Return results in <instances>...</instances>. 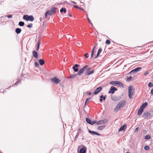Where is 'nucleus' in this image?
Listing matches in <instances>:
<instances>
[{
    "mask_svg": "<svg viewBox=\"0 0 153 153\" xmlns=\"http://www.w3.org/2000/svg\"><path fill=\"white\" fill-rule=\"evenodd\" d=\"M88 53H86L85 54L84 56H85L87 58H88Z\"/></svg>",
    "mask_w": 153,
    "mask_h": 153,
    "instance_id": "obj_45",
    "label": "nucleus"
},
{
    "mask_svg": "<svg viewBox=\"0 0 153 153\" xmlns=\"http://www.w3.org/2000/svg\"><path fill=\"white\" fill-rule=\"evenodd\" d=\"M91 68H87V71H88L89 70H90Z\"/></svg>",
    "mask_w": 153,
    "mask_h": 153,
    "instance_id": "obj_57",
    "label": "nucleus"
},
{
    "mask_svg": "<svg viewBox=\"0 0 153 153\" xmlns=\"http://www.w3.org/2000/svg\"><path fill=\"white\" fill-rule=\"evenodd\" d=\"M89 100V98H87L86 100V101H85V105L86 104V103Z\"/></svg>",
    "mask_w": 153,
    "mask_h": 153,
    "instance_id": "obj_49",
    "label": "nucleus"
},
{
    "mask_svg": "<svg viewBox=\"0 0 153 153\" xmlns=\"http://www.w3.org/2000/svg\"><path fill=\"white\" fill-rule=\"evenodd\" d=\"M35 65H36V66H39V64L37 62H35Z\"/></svg>",
    "mask_w": 153,
    "mask_h": 153,
    "instance_id": "obj_48",
    "label": "nucleus"
},
{
    "mask_svg": "<svg viewBox=\"0 0 153 153\" xmlns=\"http://www.w3.org/2000/svg\"><path fill=\"white\" fill-rule=\"evenodd\" d=\"M138 129L139 127H137L135 129L134 132H137L138 131Z\"/></svg>",
    "mask_w": 153,
    "mask_h": 153,
    "instance_id": "obj_46",
    "label": "nucleus"
},
{
    "mask_svg": "<svg viewBox=\"0 0 153 153\" xmlns=\"http://www.w3.org/2000/svg\"><path fill=\"white\" fill-rule=\"evenodd\" d=\"M73 6L75 8H80V7H78V6H76V5H73Z\"/></svg>",
    "mask_w": 153,
    "mask_h": 153,
    "instance_id": "obj_51",
    "label": "nucleus"
},
{
    "mask_svg": "<svg viewBox=\"0 0 153 153\" xmlns=\"http://www.w3.org/2000/svg\"><path fill=\"white\" fill-rule=\"evenodd\" d=\"M88 131L91 134H95L98 136L100 135V134L99 133H98L96 132L91 131L90 130H89Z\"/></svg>",
    "mask_w": 153,
    "mask_h": 153,
    "instance_id": "obj_16",
    "label": "nucleus"
},
{
    "mask_svg": "<svg viewBox=\"0 0 153 153\" xmlns=\"http://www.w3.org/2000/svg\"><path fill=\"white\" fill-rule=\"evenodd\" d=\"M86 148L85 146H83V147L81 148L79 150V153H85L86 151Z\"/></svg>",
    "mask_w": 153,
    "mask_h": 153,
    "instance_id": "obj_13",
    "label": "nucleus"
},
{
    "mask_svg": "<svg viewBox=\"0 0 153 153\" xmlns=\"http://www.w3.org/2000/svg\"><path fill=\"white\" fill-rule=\"evenodd\" d=\"M76 75V74H73L72 75H71L69 78H74Z\"/></svg>",
    "mask_w": 153,
    "mask_h": 153,
    "instance_id": "obj_34",
    "label": "nucleus"
},
{
    "mask_svg": "<svg viewBox=\"0 0 153 153\" xmlns=\"http://www.w3.org/2000/svg\"><path fill=\"white\" fill-rule=\"evenodd\" d=\"M7 17L8 18H11L12 17V15H8L7 16Z\"/></svg>",
    "mask_w": 153,
    "mask_h": 153,
    "instance_id": "obj_47",
    "label": "nucleus"
},
{
    "mask_svg": "<svg viewBox=\"0 0 153 153\" xmlns=\"http://www.w3.org/2000/svg\"><path fill=\"white\" fill-rule=\"evenodd\" d=\"M149 147L148 146H146L144 147V149L146 150H148L149 149Z\"/></svg>",
    "mask_w": 153,
    "mask_h": 153,
    "instance_id": "obj_37",
    "label": "nucleus"
},
{
    "mask_svg": "<svg viewBox=\"0 0 153 153\" xmlns=\"http://www.w3.org/2000/svg\"><path fill=\"white\" fill-rule=\"evenodd\" d=\"M104 123V120H100L98 122H97L96 121V123H96V124L97 125H100L102 124H103Z\"/></svg>",
    "mask_w": 153,
    "mask_h": 153,
    "instance_id": "obj_22",
    "label": "nucleus"
},
{
    "mask_svg": "<svg viewBox=\"0 0 153 153\" xmlns=\"http://www.w3.org/2000/svg\"><path fill=\"white\" fill-rule=\"evenodd\" d=\"M87 66L88 65H85L82 68L80 69V70L78 72L77 74L79 76L81 74L84 72V70L86 68Z\"/></svg>",
    "mask_w": 153,
    "mask_h": 153,
    "instance_id": "obj_9",
    "label": "nucleus"
},
{
    "mask_svg": "<svg viewBox=\"0 0 153 153\" xmlns=\"http://www.w3.org/2000/svg\"><path fill=\"white\" fill-rule=\"evenodd\" d=\"M23 19L25 20L26 21H33L34 20V18L32 15L28 16L27 15H24L23 16Z\"/></svg>",
    "mask_w": 153,
    "mask_h": 153,
    "instance_id": "obj_3",
    "label": "nucleus"
},
{
    "mask_svg": "<svg viewBox=\"0 0 153 153\" xmlns=\"http://www.w3.org/2000/svg\"><path fill=\"white\" fill-rule=\"evenodd\" d=\"M71 2L72 3H73L74 4H76V2H74L73 1H71Z\"/></svg>",
    "mask_w": 153,
    "mask_h": 153,
    "instance_id": "obj_55",
    "label": "nucleus"
},
{
    "mask_svg": "<svg viewBox=\"0 0 153 153\" xmlns=\"http://www.w3.org/2000/svg\"><path fill=\"white\" fill-rule=\"evenodd\" d=\"M40 22H41L42 20V17L40 18Z\"/></svg>",
    "mask_w": 153,
    "mask_h": 153,
    "instance_id": "obj_58",
    "label": "nucleus"
},
{
    "mask_svg": "<svg viewBox=\"0 0 153 153\" xmlns=\"http://www.w3.org/2000/svg\"><path fill=\"white\" fill-rule=\"evenodd\" d=\"M127 127V125L126 124H124L118 130L119 132L122 131H124Z\"/></svg>",
    "mask_w": 153,
    "mask_h": 153,
    "instance_id": "obj_11",
    "label": "nucleus"
},
{
    "mask_svg": "<svg viewBox=\"0 0 153 153\" xmlns=\"http://www.w3.org/2000/svg\"><path fill=\"white\" fill-rule=\"evenodd\" d=\"M143 109L140 108L137 112V114L139 115H141L143 112Z\"/></svg>",
    "mask_w": 153,
    "mask_h": 153,
    "instance_id": "obj_20",
    "label": "nucleus"
},
{
    "mask_svg": "<svg viewBox=\"0 0 153 153\" xmlns=\"http://www.w3.org/2000/svg\"><path fill=\"white\" fill-rule=\"evenodd\" d=\"M149 71H146L144 73L143 75L145 76H146L149 74Z\"/></svg>",
    "mask_w": 153,
    "mask_h": 153,
    "instance_id": "obj_42",
    "label": "nucleus"
},
{
    "mask_svg": "<svg viewBox=\"0 0 153 153\" xmlns=\"http://www.w3.org/2000/svg\"><path fill=\"white\" fill-rule=\"evenodd\" d=\"M94 72V70H93L91 71L90 72H88V73H87V75H91V74H93Z\"/></svg>",
    "mask_w": 153,
    "mask_h": 153,
    "instance_id": "obj_35",
    "label": "nucleus"
},
{
    "mask_svg": "<svg viewBox=\"0 0 153 153\" xmlns=\"http://www.w3.org/2000/svg\"><path fill=\"white\" fill-rule=\"evenodd\" d=\"M19 82V81H17L16 83H15V85H16L18 84V83Z\"/></svg>",
    "mask_w": 153,
    "mask_h": 153,
    "instance_id": "obj_54",
    "label": "nucleus"
},
{
    "mask_svg": "<svg viewBox=\"0 0 153 153\" xmlns=\"http://www.w3.org/2000/svg\"><path fill=\"white\" fill-rule=\"evenodd\" d=\"M130 90H129V92H128V96L130 99H132L133 98L132 97V95H133V93H132V94H131L130 91Z\"/></svg>",
    "mask_w": 153,
    "mask_h": 153,
    "instance_id": "obj_30",
    "label": "nucleus"
},
{
    "mask_svg": "<svg viewBox=\"0 0 153 153\" xmlns=\"http://www.w3.org/2000/svg\"><path fill=\"white\" fill-rule=\"evenodd\" d=\"M111 42L110 40L108 39L105 42V43L107 44H110Z\"/></svg>",
    "mask_w": 153,
    "mask_h": 153,
    "instance_id": "obj_39",
    "label": "nucleus"
},
{
    "mask_svg": "<svg viewBox=\"0 0 153 153\" xmlns=\"http://www.w3.org/2000/svg\"><path fill=\"white\" fill-rule=\"evenodd\" d=\"M78 134H76V136L75 137V139H76L78 137Z\"/></svg>",
    "mask_w": 153,
    "mask_h": 153,
    "instance_id": "obj_53",
    "label": "nucleus"
},
{
    "mask_svg": "<svg viewBox=\"0 0 153 153\" xmlns=\"http://www.w3.org/2000/svg\"><path fill=\"white\" fill-rule=\"evenodd\" d=\"M3 91L4 92V91H3V89H1V90H0V92H3Z\"/></svg>",
    "mask_w": 153,
    "mask_h": 153,
    "instance_id": "obj_59",
    "label": "nucleus"
},
{
    "mask_svg": "<svg viewBox=\"0 0 153 153\" xmlns=\"http://www.w3.org/2000/svg\"><path fill=\"white\" fill-rule=\"evenodd\" d=\"M126 153H129V152H127Z\"/></svg>",
    "mask_w": 153,
    "mask_h": 153,
    "instance_id": "obj_63",
    "label": "nucleus"
},
{
    "mask_svg": "<svg viewBox=\"0 0 153 153\" xmlns=\"http://www.w3.org/2000/svg\"><path fill=\"white\" fill-rule=\"evenodd\" d=\"M117 86L120 87V88H123L124 86L123 84L121 82L118 81H117Z\"/></svg>",
    "mask_w": 153,
    "mask_h": 153,
    "instance_id": "obj_15",
    "label": "nucleus"
},
{
    "mask_svg": "<svg viewBox=\"0 0 153 153\" xmlns=\"http://www.w3.org/2000/svg\"><path fill=\"white\" fill-rule=\"evenodd\" d=\"M150 138L151 136L149 135H145L144 137V139H149Z\"/></svg>",
    "mask_w": 153,
    "mask_h": 153,
    "instance_id": "obj_32",
    "label": "nucleus"
},
{
    "mask_svg": "<svg viewBox=\"0 0 153 153\" xmlns=\"http://www.w3.org/2000/svg\"><path fill=\"white\" fill-rule=\"evenodd\" d=\"M105 128V125L100 126L98 127L97 128L99 130H102L104 129Z\"/></svg>",
    "mask_w": 153,
    "mask_h": 153,
    "instance_id": "obj_26",
    "label": "nucleus"
},
{
    "mask_svg": "<svg viewBox=\"0 0 153 153\" xmlns=\"http://www.w3.org/2000/svg\"><path fill=\"white\" fill-rule=\"evenodd\" d=\"M79 9H80L82 10L83 11H84V10L82 8H79Z\"/></svg>",
    "mask_w": 153,
    "mask_h": 153,
    "instance_id": "obj_60",
    "label": "nucleus"
},
{
    "mask_svg": "<svg viewBox=\"0 0 153 153\" xmlns=\"http://www.w3.org/2000/svg\"><path fill=\"white\" fill-rule=\"evenodd\" d=\"M102 89V88L100 86L98 87L94 91V94L97 95L98 93L101 91Z\"/></svg>",
    "mask_w": 153,
    "mask_h": 153,
    "instance_id": "obj_8",
    "label": "nucleus"
},
{
    "mask_svg": "<svg viewBox=\"0 0 153 153\" xmlns=\"http://www.w3.org/2000/svg\"><path fill=\"white\" fill-rule=\"evenodd\" d=\"M148 103L147 102H145V103H144L141 106L140 108L143 109H144L145 108L146 106L147 105Z\"/></svg>",
    "mask_w": 153,
    "mask_h": 153,
    "instance_id": "obj_21",
    "label": "nucleus"
},
{
    "mask_svg": "<svg viewBox=\"0 0 153 153\" xmlns=\"http://www.w3.org/2000/svg\"><path fill=\"white\" fill-rule=\"evenodd\" d=\"M51 80L52 82H53L56 84H57L61 81L60 80L56 77L52 78Z\"/></svg>",
    "mask_w": 153,
    "mask_h": 153,
    "instance_id": "obj_5",
    "label": "nucleus"
},
{
    "mask_svg": "<svg viewBox=\"0 0 153 153\" xmlns=\"http://www.w3.org/2000/svg\"><path fill=\"white\" fill-rule=\"evenodd\" d=\"M111 98L113 101H117L121 98V97L120 96H112L111 97Z\"/></svg>",
    "mask_w": 153,
    "mask_h": 153,
    "instance_id": "obj_6",
    "label": "nucleus"
},
{
    "mask_svg": "<svg viewBox=\"0 0 153 153\" xmlns=\"http://www.w3.org/2000/svg\"><path fill=\"white\" fill-rule=\"evenodd\" d=\"M39 62L40 65H43L45 63V61L42 59H40L39 60Z\"/></svg>",
    "mask_w": 153,
    "mask_h": 153,
    "instance_id": "obj_23",
    "label": "nucleus"
},
{
    "mask_svg": "<svg viewBox=\"0 0 153 153\" xmlns=\"http://www.w3.org/2000/svg\"><path fill=\"white\" fill-rule=\"evenodd\" d=\"M141 68L140 67H138L135 69L131 71L129 73L130 74H135L137 72L139 71L141 69Z\"/></svg>",
    "mask_w": 153,
    "mask_h": 153,
    "instance_id": "obj_4",
    "label": "nucleus"
},
{
    "mask_svg": "<svg viewBox=\"0 0 153 153\" xmlns=\"http://www.w3.org/2000/svg\"><path fill=\"white\" fill-rule=\"evenodd\" d=\"M151 94L152 95H153V88H152L151 91Z\"/></svg>",
    "mask_w": 153,
    "mask_h": 153,
    "instance_id": "obj_50",
    "label": "nucleus"
},
{
    "mask_svg": "<svg viewBox=\"0 0 153 153\" xmlns=\"http://www.w3.org/2000/svg\"><path fill=\"white\" fill-rule=\"evenodd\" d=\"M117 90V89L115 87L111 86L110 88L109 91L108 93L109 94L111 93L113 94L114 93V91Z\"/></svg>",
    "mask_w": 153,
    "mask_h": 153,
    "instance_id": "obj_7",
    "label": "nucleus"
},
{
    "mask_svg": "<svg viewBox=\"0 0 153 153\" xmlns=\"http://www.w3.org/2000/svg\"><path fill=\"white\" fill-rule=\"evenodd\" d=\"M82 131V130L80 128H79L78 129V132L76 134H78L79 136V133H80Z\"/></svg>",
    "mask_w": 153,
    "mask_h": 153,
    "instance_id": "obj_38",
    "label": "nucleus"
},
{
    "mask_svg": "<svg viewBox=\"0 0 153 153\" xmlns=\"http://www.w3.org/2000/svg\"><path fill=\"white\" fill-rule=\"evenodd\" d=\"M32 54L33 56L36 58H38V57L37 53L35 51H34L32 52Z\"/></svg>",
    "mask_w": 153,
    "mask_h": 153,
    "instance_id": "obj_18",
    "label": "nucleus"
},
{
    "mask_svg": "<svg viewBox=\"0 0 153 153\" xmlns=\"http://www.w3.org/2000/svg\"><path fill=\"white\" fill-rule=\"evenodd\" d=\"M86 122L90 124L91 125H93L94 124H95L96 123V120H94L93 121H91V120L88 118H86Z\"/></svg>",
    "mask_w": 153,
    "mask_h": 153,
    "instance_id": "obj_10",
    "label": "nucleus"
},
{
    "mask_svg": "<svg viewBox=\"0 0 153 153\" xmlns=\"http://www.w3.org/2000/svg\"><path fill=\"white\" fill-rule=\"evenodd\" d=\"M81 44L80 43H78V45H81Z\"/></svg>",
    "mask_w": 153,
    "mask_h": 153,
    "instance_id": "obj_61",
    "label": "nucleus"
},
{
    "mask_svg": "<svg viewBox=\"0 0 153 153\" xmlns=\"http://www.w3.org/2000/svg\"><path fill=\"white\" fill-rule=\"evenodd\" d=\"M117 81H111L109 82L110 84L113 85L115 86H117Z\"/></svg>",
    "mask_w": 153,
    "mask_h": 153,
    "instance_id": "obj_17",
    "label": "nucleus"
},
{
    "mask_svg": "<svg viewBox=\"0 0 153 153\" xmlns=\"http://www.w3.org/2000/svg\"><path fill=\"white\" fill-rule=\"evenodd\" d=\"M81 3H82V4H84V3H83V2H81Z\"/></svg>",
    "mask_w": 153,
    "mask_h": 153,
    "instance_id": "obj_62",
    "label": "nucleus"
},
{
    "mask_svg": "<svg viewBox=\"0 0 153 153\" xmlns=\"http://www.w3.org/2000/svg\"><path fill=\"white\" fill-rule=\"evenodd\" d=\"M21 29L19 28H16L15 30L16 33L18 34H19L21 33Z\"/></svg>",
    "mask_w": 153,
    "mask_h": 153,
    "instance_id": "obj_25",
    "label": "nucleus"
},
{
    "mask_svg": "<svg viewBox=\"0 0 153 153\" xmlns=\"http://www.w3.org/2000/svg\"><path fill=\"white\" fill-rule=\"evenodd\" d=\"M87 94H88L89 95H90L91 94V93L90 92H88L87 93Z\"/></svg>",
    "mask_w": 153,
    "mask_h": 153,
    "instance_id": "obj_52",
    "label": "nucleus"
},
{
    "mask_svg": "<svg viewBox=\"0 0 153 153\" xmlns=\"http://www.w3.org/2000/svg\"><path fill=\"white\" fill-rule=\"evenodd\" d=\"M148 86L149 87H152L153 86V85L152 83L150 82L148 84Z\"/></svg>",
    "mask_w": 153,
    "mask_h": 153,
    "instance_id": "obj_41",
    "label": "nucleus"
},
{
    "mask_svg": "<svg viewBox=\"0 0 153 153\" xmlns=\"http://www.w3.org/2000/svg\"><path fill=\"white\" fill-rule=\"evenodd\" d=\"M100 101L101 102L102 101V98H103V100H105L106 97H104L103 95H101L100 97Z\"/></svg>",
    "mask_w": 153,
    "mask_h": 153,
    "instance_id": "obj_27",
    "label": "nucleus"
},
{
    "mask_svg": "<svg viewBox=\"0 0 153 153\" xmlns=\"http://www.w3.org/2000/svg\"><path fill=\"white\" fill-rule=\"evenodd\" d=\"M95 48V47L94 46L93 49V50L92 51V52H91V58H92L93 56H94V49Z\"/></svg>",
    "mask_w": 153,
    "mask_h": 153,
    "instance_id": "obj_33",
    "label": "nucleus"
},
{
    "mask_svg": "<svg viewBox=\"0 0 153 153\" xmlns=\"http://www.w3.org/2000/svg\"><path fill=\"white\" fill-rule=\"evenodd\" d=\"M151 115V114L149 112H146L144 113L143 114V117H145L146 118L148 117Z\"/></svg>",
    "mask_w": 153,
    "mask_h": 153,
    "instance_id": "obj_14",
    "label": "nucleus"
},
{
    "mask_svg": "<svg viewBox=\"0 0 153 153\" xmlns=\"http://www.w3.org/2000/svg\"><path fill=\"white\" fill-rule=\"evenodd\" d=\"M40 40H39L37 42V46L36 48V51H38L39 50V45H40Z\"/></svg>",
    "mask_w": 153,
    "mask_h": 153,
    "instance_id": "obj_28",
    "label": "nucleus"
},
{
    "mask_svg": "<svg viewBox=\"0 0 153 153\" xmlns=\"http://www.w3.org/2000/svg\"><path fill=\"white\" fill-rule=\"evenodd\" d=\"M68 16H70V17H71L72 16V15L71 14H70V13H69L68 14Z\"/></svg>",
    "mask_w": 153,
    "mask_h": 153,
    "instance_id": "obj_56",
    "label": "nucleus"
},
{
    "mask_svg": "<svg viewBox=\"0 0 153 153\" xmlns=\"http://www.w3.org/2000/svg\"><path fill=\"white\" fill-rule=\"evenodd\" d=\"M126 103V101L125 100L120 101L115 108L114 111L115 112H118L120 108H123L124 107Z\"/></svg>",
    "mask_w": 153,
    "mask_h": 153,
    "instance_id": "obj_1",
    "label": "nucleus"
},
{
    "mask_svg": "<svg viewBox=\"0 0 153 153\" xmlns=\"http://www.w3.org/2000/svg\"><path fill=\"white\" fill-rule=\"evenodd\" d=\"M79 65L77 64L74 65L73 67V69L74 70V72H76L78 71V67H79Z\"/></svg>",
    "mask_w": 153,
    "mask_h": 153,
    "instance_id": "obj_12",
    "label": "nucleus"
},
{
    "mask_svg": "<svg viewBox=\"0 0 153 153\" xmlns=\"http://www.w3.org/2000/svg\"><path fill=\"white\" fill-rule=\"evenodd\" d=\"M33 24L32 23H31L29 25H28L27 26L28 28L31 27H32Z\"/></svg>",
    "mask_w": 153,
    "mask_h": 153,
    "instance_id": "obj_44",
    "label": "nucleus"
},
{
    "mask_svg": "<svg viewBox=\"0 0 153 153\" xmlns=\"http://www.w3.org/2000/svg\"><path fill=\"white\" fill-rule=\"evenodd\" d=\"M25 23L24 22L20 21L19 23V25L20 26H22L24 25Z\"/></svg>",
    "mask_w": 153,
    "mask_h": 153,
    "instance_id": "obj_31",
    "label": "nucleus"
},
{
    "mask_svg": "<svg viewBox=\"0 0 153 153\" xmlns=\"http://www.w3.org/2000/svg\"><path fill=\"white\" fill-rule=\"evenodd\" d=\"M66 9L65 8L62 7L60 10V12L62 13L64 12L65 13L66 12Z\"/></svg>",
    "mask_w": 153,
    "mask_h": 153,
    "instance_id": "obj_29",
    "label": "nucleus"
},
{
    "mask_svg": "<svg viewBox=\"0 0 153 153\" xmlns=\"http://www.w3.org/2000/svg\"><path fill=\"white\" fill-rule=\"evenodd\" d=\"M86 16L87 17V19H88V22H89V23L91 24V25H92V23L91 22V21L87 17V15H86Z\"/></svg>",
    "mask_w": 153,
    "mask_h": 153,
    "instance_id": "obj_43",
    "label": "nucleus"
},
{
    "mask_svg": "<svg viewBox=\"0 0 153 153\" xmlns=\"http://www.w3.org/2000/svg\"><path fill=\"white\" fill-rule=\"evenodd\" d=\"M73 37L72 36H71L69 35L68 34L66 36V38L67 39H70L71 38H72Z\"/></svg>",
    "mask_w": 153,
    "mask_h": 153,
    "instance_id": "obj_36",
    "label": "nucleus"
},
{
    "mask_svg": "<svg viewBox=\"0 0 153 153\" xmlns=\"http://www.w3.org/2000/svg\"><path fill=\"white\" fill-rule=\"evenodd\" d=\"M8 89V88H7L6 89V90L7 89Z\"/></svg>",
    "mask_w": 153,
    "mask_h": 153,
    "instance_id": "obj_64",
    "label": "nucleus"
},
{
    "mask_svg": "<svg viewBox=\"0 0 153 153\" xmlns=\"http://www.w3.org/2000/svg\"><path fill=\"white\" fill-rule=\"evenodd\" d=\"M56 7H53L52 8L51 10L47 11L45 13V16L47 17V14L50 16H52L53 14H55L56 12Z\"/></svg>",
    "mask_w": 153,
    "mask_h": 153,
    "instance_id": "obj_2",
    "label": "nucleus"
},
{
    "mask_svg": "<svg viewBox=\"0 0 153 153\" xmlns=\"http://www.w3.org/2000/svg\"><path fill=\"white\" fill-rule=\"evenodd\" d=\"M132 88H133V87L132 85H130L128 88V93L129 92V90H130V92L131 93V94H132V93H133V91L132 89Z\"/></svg>",
    "mask_w": 153,
    "mask_h": 153,
    "instance_id": "obj_24",
    "label": "nucleus"
},
{
    "mask_svg": "<svg viewBox=\"0 0 153 153\" xmlns=\"http://www.w3.org/2000/svg\"><path fill=\"white\" fill-rule=\"evenodd\" d=\"M102 51V49L101 48H100L99 49L97 54L96 56H95V57L94 58V59H96L98 56L100 55V53Z\"/></svg>",
    "mask_w": 153,
    "mask_h": 153,
    "instance_id": "obj_19",
    "label": "nucleus"
},
{
    "mask_svg": "<svg viewBox=\"0 0 153 153\" xmlns=\"http://www.w3.org/2000/svg\"><path fill=\"white\" fill-rule=\"evenodd\" d=\"M131 78H132V77L131 76L128 77L126 79V81H130L131 80Z\"/></svg>",
    "mask_w": 153,
    "mask_h": 153,
    "instance_id": "obj_40",
    "label": "nucleus"
}]
</instances>
